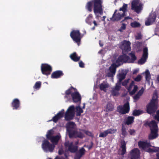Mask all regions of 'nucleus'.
Masks as SVG:
<instances>
[{
  "mask_svg": "<svg viewBox=\"0 0 159 159\" xmlns=\"http://www.w3.org/2000/svg\"><path fill=\"white\" fill-rule=\"evenodd\" d=\"M122 134L124 136H125L127 135L126 129L125 127L122 125L121 129Z\"/></svg>",
  "mask_w": 159,
  "mask_h": 159,
  "instance_id": "nucleus-43",
  "label": "nucleus"
},
{
  "mask_svg": "<svg viewBox=\"0 0 159 159\" xmlns=\"http://www.w3.org/2000/svg\"><path fill=\"white\" fill-rule=\"evenodd\" d=\"M64 111V110L62 109L53 116L52 119L49 120V121H52L55 123H57L58 120L63 117Z\"/></svg>",
  "mask_w": 159,
  "mask_h": 159,
  "instance_id": "nucleus-14",
  "label": "nucleus"
},
{
  "mask_svg": "<svg viewBox=\"0 0 159 159\" xmlns=\"http://www.w3.org/2000/svg\"><path fill=\"white\" fill-rule=\"evenodd\" d=\"M140 156V151L137 148H134L131 150L129 154L130 159H139Z\"/></svg>",
  "mask_w": 159,
  "mask_h": 159,
  "instance_id": "nucleus-11",
  "label": "nucleus"
},
{
  "mask_svg": "<svg viewBox=\"0 0 159 159\" xmlns=\"http://www.w3.org/2000/svg\"><path fill=\"white\" fill-rule=\"evenodd\" d=\"M120 85V83H117L116 84V86L115 87V88L114 89L116 90H117L119 91L120 88V87H121Z\"/></svg>",
  "mask_w": 159,
  "mask_h": 159,
  "instance_id": "nucleus-53",
  "label": "nucleus"
},
{
  "mask_svg": "<svg viewBox=\"0 0 159 159\" xmlns=\"http://www.w3.org/2000/svg\"><path fill=\"white\" fill-rule=\"evenodd\" d=\"M86 152L85 149L82 147L79 150L78 152L76 153L74 159H80V158L84 155Z\"/></svg>",
  "mask_w": 159,
  "mask_h": 159,
  "instance_id": "nucleus-20",
  "label": "nucleus"
},
{
  "mask_svg": "<svg viewBox=\"0 0 159 159\" xmlns=\"http://www.w3.org/2000/svg\"><path fill=\"white\" fill-rule=\"evenodd\" d=\"M140 96L139 94L138 95L137 93L135 95V96H134V98L135 100H137L139 99L140 98Z\"/></svg>",
  "mask_w": 159,
  "mask_h": 159,
  "instance_id": "nucleus-63",
  "label": "nucleus"
},
{
  "mask_svg": "<svg viewBox=\"0 0 159 159\" xmlns=\"http://www.w3.org/2000/svg\"><path fill=\"white\" fill-rule=\"evenodd\" d=\"M144 89L143 88H142L137 93L138 95H139L140 96L143 94L144 92Z\"/></svg>",
  "mask_w": 159,
  "mask_h": 159,
  "instance_id": "nucleus-58",
  "label": "nucleus"
},
{
  "mask_svg": "<svg viewBox=\"0 0 159 159\" xmlns=\"http://www.w3.org/2000/svg\"><path fill=\"white\" fill-rule=\"evenodd\" d=\"M134 84V81H132V82H131L130 85H129L128 89L129 90L130 89H131L132 88V86H134V85H135Z\"/></svg>",
  "mask_w": 159,
  "mask_h": 159,
  "instance_id": "nucleus-60",
  "label": "nucleus"
},
{
  "mask_svg": "<svg viewBox=\"0 0 159 159\" xmlns=\"http://www.w3.org/2000/svg\"><path fill=\"white\" fill-rule=\"evenodd\" d=\"M150 78V72L148 70H147L145 72V78L147 80H149Z\"/></svg>",
  "mask_w": 159,
  "mask_h": 159,
  "instance_id": "nucleus-45",
  "label": "nucleus"
},
{
  "mask_svg": "<svg viewBox=\"0 0 159 159\" xmlns=\"http://www.w3.org/2000/svg\"><path fill=\"white\" fill-rule=\"evenodd\" d=\"M72 144L73 143L72 142L70 143L69 141H67L65 143L64 145L66 147H68V148L70 146L71 144L72 145Z\"/></svg>",
  "mask_w": 159,
  "mask_h": 159,
  "instance_id": "nucleus-55",
  "label": "nucleus"
},
{
  "mask_svg": "<svg viewBox=\"0 0 159 159\" xmlns=\"http://www.w3.org/2000/svg\"><path fill=\"white\" fill-rule=\"evenodd\" d=\"M76 125L75 123L73 122H70L67 124V130L76 129Z\"/></svg>",
  "mask_w": 159,
  "mask_h": 159,
  "instance_id": "nucleus-30",
  "label": "nucleus"
},
{
  "mask_svg": "<svg viewBox=\"0 0 159 159\" xmlns=\"http://www.w3.org/2000/svg\"><path fill=\"white\" fill-rule=\"evenodd\" d=\"M79 64V66L80 67L84 68V64L82 61H80Z\"/></svg>",
  "mask_w": 159,
  "mask_h": 159,
  "instance_id": "nucleus-59",
  "label": "nucleus"
},
{
  "mask_svg": "<svg viewBox=\"0 0 159 159\" xmlns=\"http://www.w3.org/2000/svg\"><path fill=\"white\" fill-rule=\"evenodd\" d=\"M84 136L83 134L81 132L77 131L75 138L78 137L82 138Z\"/></svg>",
  "mask_w": 159,
  "mask_h": 159,
  "instance_id": "nucleus-46",
  "label": "nucleus"
},
{
  "mask_svg": "<svg viewBox=\"0 0 159 159\" xmlns=\"http://www.w3.org/2000/svg\"><path fill=\"white\" fill-rule=\"evenodd\" d=\"M93 18V16L92 14H90L85 19L86 22L88 25H91L92 24V19Z\"/></svg>",
  "mask_w": 159,
  "mask_h": 159,
  "instance_id": "nucleus-31",
  "label": "nucleus"
},
{
  "mask_svg": "<svg viewBox=\"0 0 159 159\" xmlns=\"http://www.w3.org/2000/svg\"><path fill=\"white\" fill-rule=\"evenodd\" d=\"M72 89H74V90H76L75 88H73L72 86H71L69 89L66 91L65 92L66 96H65V98H68V95L70 94H71L72 93Z\"/></svg>",
  "mask_w": 159,
  "mask_h": 159,
  "instance_id": "nucleus-34",
  "label": "nucleus"
},
{
  "mask_svg": "<svg viewBox=\"0 0 159 159\" xmlns=\"http://www.w3.org/2000/svg\"><path fill=\"white\" fill-rule=\"evenodd\" d=\"M55 147L54 144L50 143L47 140L45 139L43 141L42 148L44 151L52 152L54 149Z\"/></svg>",
  "mask_w": 159,
  "mask_h": 159,
  "instance_id": "nucleus-4",
  "label": "nucleus"
},
{
  "mask_svg": "<svg viewBox=\"0 0 159 159\" xmlns=\"http://www.w3.org/2000/svg\"><path fill=\"white\" fill-rule=\"evenodd\" d=\"M69 151L72 153L75 152L78 150V147L77 146H75L71 144L68 148Z\"/></svg>",
  "mask_w": 159,
  "mask_h": 159,
  "instance_id": "nucleus-32",
  "label": "nucleus"
},
{
  "mask_svg": "<svg viewBox=\"0 0 159 159\" xmlns=\"http://www.w3.org/2000/svg\"><path fill=\"white\" fill-rule=\"evenodd\" d=\"M64 75L61 70H58L53 72L52 74L51 77L52 79H57L60 78Z\"/></svg>",
  "mask_w": 159,
  "mask_h": 159,
  "instance_id": "nucleus-18",
  "label": "nucleus"
},
{
  "mask_svg": "<svg viewBox=\"0 0 159 159\" xmlns=\"http://www.w3.org/2000/svg\"><path fill=\"white\" fill-rule=\"evenodd\" d=\"M127 73H124V72L120 73L118 75V78L119 79L118 83H121L122 80H124L126 75Z\"/></svg>",
  "mask_w": 159,
  "mask_h": 159,
  "instance_id": "nucleus-33",
  "label": "nucleus"
},
{
  "mask_svg": "<svg viewBox=\"0 0 159 159\" xmlns=\"http://www.w3.org/2000/svg\"><path fill=\"white\" fill-rule=\"evenodd\" d=\"M20 102L17 98L13 99L11 103V106L13 110H17L20 107Z\"/></svg>",
  "mask_w": 159,
  "mask_h": 159,
  "instance_id": "nucleus-19",
  "label": "nucleus"
},
{
  "mask_svg": "<svg viewBox=\"0 0 159 159\" xmlns=\"http://www.w3.org/2000/svg\"><path fill=\"white\" fill-rule=\"evenodd\" d=\"M129 132L130 135H134L135 131L134 129H130L129 131Z\"/></svg>",
  "mask_w": 159,
  "mask_h": 159,
  "instance_id": "nucleus-56",
  "label": "nucleus"
},
{
  "mask_svg": "<svg viewBox=\"0 0 159 159\" xmlns=\"http://www.w3.org/2000/svg\"><path fill=\"white\" fill-rule=\"evenodd\" d=\"M130 44L131 43L129 41L124 40L122 42L120 48L122 50L123 54L130 51Z\"/></svg>",
  "mask_w": 159,
  "mask_h": 159,
  "instance_id": "nucleus-12",
  "label": "nucleus"
},
{
  "mask_svg": "<svg viewBox=\"0 0 159 159\" xmlns=\"http://www.w3.org/2000/svg\"><path fill=\"white\" fill-rule=\"evenodd\" d=\"M157 16L155 14H152L150 15L145 22V25L148 26L153 23L155 20Z\"/></svg>",
  "mask_w": 159,
  "mask_h": 159,
  "instance_id": "nucleus-15",
  "label": "nucleus"
},
{
  "mask_svg": "<svg viewBox=\"0 0 159 159\" xmlns=\"http://www.w3.org/2000/svg\"><path fill=\"white\" fill-rule=\"evenodd\" d=\"M102 2L101 4V8L99 10L97 9V10L96 11H95L94 2L93 1V0H92L91 1L88 2L85 6V7L89 12H91L92 11V6L93 4V12L95 15H96L97 13H99L100 15H102L103 14V9L102 5Z\"/></svg>",
  "mask_w": 159,
  "mask_h": 159,
  "instance_id": "nucleus-3",
  "label": "nucleus"
},
{
  "mask_svg": "<svg viewBox=\"0 0 159 159\" xmlns=\"http://www.w3.org/2000/svg\"><path fill=\"white\" fill-rule=\"evenodd\" d=\"M138 145L139 148L143 149L148 148L151 146L150 143L142 141H139L138 142Z\"/></svg>",
  "mask_w": 159,
  "mask_h": 159,
  "instance_id": "nucleus-17",
  "label": "nucleus"
},
{
  "mask_svg": "<svg viewBox=\"0 0 159 159\" xmlns=\"http://www.w3.org/2000/svg\"><path fill=\"white\" fill-rule=\"evenodd\" d=\"M118 90L114 89H112L111 91V94L113 96H116L119 95V93Z\"/></svg>",
  "mask_w": 159,
  "mask_h": 159,
  "instance_id": "nucleus-49",
  "label": "nucleus"
},
{
  "mask_svg": "<svg viewBox=\"0 0 159 159\" xmlns=\"http://www.w3.org/2000/svg\"><path fill=\"white\" fill-rule=\"evenodd\" d=\"M75 115V107L74 106H70L66 111L65 116V118L66 121L72 120Z\"/></svg>",
  "mask_w": 159,
  "mask_h": 159,
  "instance_id": "nucleus-7",
  "label": "nucleus"
},
{
  "mask_svg": "<svg viewBox=\"0 0 159 159\" xmlns=\"http://www.w3.org/2000/svg\"><path fill=\"white\" fill-rule=\"evenodd\" d=\"M143 9V4L139 3L137 0H133L131 3V9L137 13H139Z\"/></svg>",
  "mask_w": 159,
  "mask_h": 159,
  "instance_id": "nucleus-8",
  "label": "nucleus"
},
{
  "mask_svg": "<svg viewBox=\"0 0 159 159\" xmlns=\"http://www.w3.org/2000/svg\"><path fill=\"white\" fill-rule=\"evenodd\" d=\"M129 55L131 56V62L134 63V62L136 60L137 57L135 56L134 53L132 52L129 53Z\"/></svg>",
  "mask_w": 159,
  "mask_h": 159,
  "instance_id": "nucleus-38",
  "label": "nucleus"
},
{
  "mask_svg": "<svg viewBox=\"0 0 159 159\" xmlns=\"http://www.w3.org/2000/svg\"><path fill=\"white\" fill-rule=\"evenodd\" d=\"M99 87L101 90H103L106 92L107 91L106 89L108 88V85L107 84L101 83L99 85Z\"/></svg>",
  "mask_w": 159,
  "mask_h": 159,
  "instance_id": "nucleus-35",
  "label": "nucleus"
},
{
  "mask_svg": "<svg viewBox=\"0 0 159 159\" xmlns=\"http://www.w3.org/2000/svg\"><path fill=\"white\" fill-rule=\"evenodd\" d=\"M106 130L108 134H114L116 132L117 130L116 129H107Z\"/></svg>",
  "mask_w": 159,
  "mask_h": 159,
  "instance_id": "nucleus-47",
  "label": "nucleus"
},
{
  "mask_svg": "<svg viewBox=\"0 0 159 159\" xmlns=\"http://www.w3.org/2000/svg\"><path fill=\"white\" fill-rule=\"evenodd\" d=\"M41 82L40 81L36 82L34 85V88L36 89H39L41 86Z\"/></svg>",
  "mask_w": 159,
  "mask_h": 159,
  "instance_id": "nucleus-41",
  "label": "nucleus"
},
{
  "mask_svg": "<svg viewBox=\"0 0 159 159\" xmlns=\"http://www.w3.org/2000/svg\"><path fill=\"white\" fill-rule=\"evenodd\" d=\"M70 36L73 40L79 45L78 43L80 42L82 38L80 31L78 30H73L70 32Z\"/></svg>",
  "mask_w": 159,
  "mask_h": 159,
  "instance_id": "nucleus-5",
  "label": "nucleus"
},
{
  "mask_svg": "<svg viewBox=\"0 0 159 159\" xmlns=\"http://www.w3.org/2000/svg\"><path fill=\"white\" fill-rule=\"evenodd\" d=\"M129 79L125 80L123 82H122V85L124 86H125L127 85L129 82Z\"/></svg>",
  "mask_w": 159,
  "mask_h": 159,
  "instance_id": "nucleus-54",
  "label": "nucleus"
},
{
  "mask_svg": "<svg viewBox=\"0 0 159 159\" xmlns=\"http://www.w3.org/2000/svg\"><path fill=\"white\" fill-rule=\"evenodd\" d=\"M134 118L133 116H129L126 119L125 124L129 125L132 124L134 122Z\"/></svg>",
  "mask_w": 159,
  "mask_h": 159,
  "instance_id": "nucleus-26",
  "label": "nucleus"
},
{
  "mask_svg": "<svg viewBox=\"0 0 159 159\" xmlns=\"http://www.w3.org/2000/svg\"><path fill=\"white\" fill-rule=\"evenodd\" d=\"M70 58L74 61L77 62L79 61L80 59V57L78 56L76 52H74L70 56Z\"/></svg>",
  "mask_w": 159,
  "mask_h": 159,
  "instance_id": "nucleus-25",
  "label": "nucleus"
},
{
  "mask_svg": "<svg viewBox=\"0 0 159 159\" xmlns=\"http://www.w3.org/2000/svg\"><path fill=\"white\" fill-rule=\"evenodd\" d=\"M41 69L42 73L47 76L50 74L52 70V67L50 65L43 63L41 65Z\"/></svg>",
  "mask_w": 159,
  "mask_h": 159,
  "instance_id": "nucleus-9",
  "label": "nucleus"
},
{
  "mask_svg": "<svg viewBox=\"0 0 159 159\" xmlns=\"http://www.w3.org/2000/svg\"><path fill=\"white\" fill-rule=\"evenodd\" d=\"M60 138V136L57 135L55 136H53L50 140L53 144H57Z\"/></svg>",
  "mask_w": 159,
  "mask_h": 159,
  "instance_id": "nucleus-29",
  "label": "nucleus"
},
{
  "mask_svg": "<svg viewBox=\"0 0 159 159\" xmlns=\"http://www.w3.org/2000/svg\"><path fill=\"white\" fill-rule=\"evenodd\" d=\"M148 49L147 48L145 47L143 49V54L142 57L138 61V63L140 64H144L148 58Z\"/></svg>",
  "mask_w": 159,
  "mask_h": 159,
  "instance_id": "nucleus-13",
  "label": "nucleus"
},
{
  "mask_svg": "<svg viewBox=\"0 0 159 159\" xmlns=\"http://www.w3.org/2000/svg\"><path fill=\"white\" fill-rule=\"evenodd\" d=\"M129 110V104L128 102L125 103L123 106L120 105L117 107V111L121 114L124 115L128 113Z\"/></svg>",
  "mask_w": 159,
  "mask_h": 159,
  "instance_id": "nucleus-6",
  "label": "nucleus"
},
{
  "mask_svg": "<svg viewBox=\"0 0 159 159\" xmlns=\"http://www.w3.org/2000/svg\"><path fill=\"white\" fill-rule=\"evenodd\" d=\"M156 115L154 116V118L155 120L159 121V110L156 111Z\"/></svg>",
  "mask_w": 159,
  "mask_h": 159,
  "instance_id": "nucleus-51",
  "label": "nucleus"
},
{
  "mask_svg": "<svg viewBox=\"0 0 159 159\" xmlns=\"http://www.w3.org/2000/svg\"><path fill=\"white\" fill-rule=\"evenodd\" d=\"M93 145V142H92L91 143V145H90L89 146H86L85 145H84V147H86L87 148H88L89 150L92 148Z\"/></svg>",
  "mask_w": 159,
  "mask_h": 159,
  "instance_id": "nucleus-61",
  "label": "nucleus"
},
{
  "mask_svg": "<svg viewBox=\"0 0 159 159\" xmlns=\"http://www.w3.org/2000/svg\"><path fill=\"white\" fill-rule=\"evenodd\" d=\"M141 76L139 75L134 79V80L136 82H139L141 80Z\"/></svg>",
  "mask_w": 159,
  "mask_h": 159,
  "instance_id": "nucleus-52",
  "label": "nucleus"
},
{
  "mask_svg": "<svg viewBox=\"0 0 159 159\" xmlns=\"http://www.w3.org/2000/svg\"><path fill=\"white\" fill-rule=\"evenodd\" d=\"M76 110L77 116H80L81 114L83 112L82 109L79 106L77 107H76Z\"/></svg>",
  "mask_w": 159,
  "mask_h": 159,
  "instance_id": "nucleus-40",
  "label": "nucleus"
},
{
  "mask_svg": "<svg viewBox=\"0 0 159 159\" xmlns=\"http://www.w3.org/2000/svg\"><path fill=\"white\" fill-rule=\"evenodd\" d=\"M141 113V111L140 110H135L133 111V115L134 116H137L140 115Z\"/></svg>",
  "mask_w": 159,
  "mask_h": 159,
  "instance_id": "nucleus-42",
  "label": "nucleus"
},
{
  "mask_svg": "<svg viewBox=\"0 0 159 159\" xmlns=\"http://www.w3.org/2000/svg\"><path fill=\"white\" fill-rule=\"evenodd\" d=\"M114 109V105L111 102L107 103L105 107L106 111L107 112L112 111Z\"/></svg>",
  "mask_w": 159,
  "mask_h": 159,
  "instance_id": "nucleus-24",
  "label": "nucleus"
},
{
  "mask_svg": "<svg viewBox=\"0 0 159 159\" xmlns=\"http://www.w3.org/2000/svg\"><path fill=\"white\" fill-rule=\"evenodd\" d=\"M127 5L125 4H124L123 6L120 8L119 11H122V13L125 16V13L126 12L127 8Z\"/></svg>",
  "mask_w": 159,
  "mask_h": 159,
  "instance_id": "nucleus-36",
  "label": "nucleus"
},
{
  "mask_svg": "<svg viewBox=\"0 0 159 159\" xmlns=\"http://www.w3.org/2000/svg\"><path fill=\"white\" fill-rule=\"evenodd\" d=\"M140 96L139 94L138 95L137 93L135 95V96H134V98L135 100H137L139 99L140 98Z\"/></svg>",
  "mask_w": 159,
  "mask_h": 159,
  "instance_id": "nucleus-62",
  "label": "nucleus"
},
{
  "mask_svg": "<svg viewBox=\"0 0 159 159\" xmlns=\"http://www.w3.org/2000/svg\"><path fill=\"white\" fill-rule=\"evenodd\" d=\"M119 66L118 64L116 65L115 63H113L109 67V70L110 72L114 74H115L116 68Z\"/></svg>",
  "mask_w": 159,
  "mask_h": 159,
  "instance_id": "nucleus-27",
  "label": "nucleus"
},
{
  "mask_svg": "<svg viewBox=\"0 0 159 159\" xmlns=\"http://www.w3.org/2000/svg\"><path fill=\"white\" fill-rule=\"evenodd\" d=\"M94 2V7L95 11H96L97 9L99 10L101 9V4L102 2V0H93Z\"/></svg>",
  "mask_w": 159,
  "mask_h": 159,
  "instance_id": "nucleus-23",
  "label": "nucleus"
},
{
  "mask_svg": "<svg viewBox=\"0 0 159 159\" xmlns=\"http://www.w3.org/2000/svg\"><path fill=\"white\" fill-rule=\"evenodd\" d=\"M130 25L133 28L138 27L140 26V23L136 21H134V22L131 23Z\"/></svg>",
  "mask_w": 159,
  "mask_h": 159,
  "instance_id": "nucleus-39",
  "label": "nucleus"
},
{
  "mask_svg": "<svg viewBox=\"0 0 159 159\" xmlns=\"http://www.w3.org/2000/svg\"><path fill=\"white\" fill-rule=\"evenodd\" d=\"M71 97L73 101L75 102H80L81 97L78 92H75L71 94Z\"/></svg>",
  "mask_w": 159,
  "mask_h": 159,
  "instance_id": "nucleus-16",
  "label": "nucleus"
},
{
  "mask_svg": "<svg viewBox=\"0 0 159 159\" xmlns=\"http://www.w3.org/2000/svg\"><path fill=\"white\" fill-rule=\"evenodd\" d=\"M108 134L107 133V130L104 131L103 132L101 133L99 135V137L104 138L106 137Z\"/></svg>",
  "mask_w": 159,
  "mask_h": 159,
  "instance_id": "nucleus-44",
  "label": "nucleus"
},
{
  "mask_svg": "<svg viewBox=\"0 0 159 159\" xmlns=\"http://www.w3.org/2000/svg\"><path fill=\"white\" fill-rule=\"evenodd\" d=\"M144 89L143 88H142L137 93L138 95H139L140 96L143 94L144 92Z\"/></svg>",
  "mask_w": 159,
  "mask_h": 159,
  "instance_id": "nucleus-57",
  "label": "nucleus"
},
{
  "mask_svg": "<svg viewBox=\"0 0 159 159\" xmlns=\"http://www.w3.org/2000/svg\"><path fill=\"white\" fill-rule=\"evenodd\" d=\"M157 98H154L153 97L150 102L146 105L147 112L150 115L155 113L158 108V106L156 102Z\"/></svg>",
  "mask_w": 159,
  "mask_h": 159,
  "instance_id": "nucleus-2",
  "label": "nucleus"
},
{
  "mask_svg": "<svg viewBox=\"0 0 159 159\" xmlns=\"http://www.w3.org/2000/svg\"><path fill=\"white\" fill-rule=\"evenodd\" d=\"M129 57L124 53L123 55L120 56L116 61V63L118 65V66H120L124 63L127 62L129 60Z\"/></svg>",
  "mask_w": 159,
  "mask_h": 159,
  "instance_id": "nucleus-10",
  "label": "nucleus"
},
{
  "mask_svg": "<svg viewBox=\"0 0 159 159\" xmlns=\"http://www.w3.org/2000/svg\"><path fill=\"white\" fill-rule=\"evenodd\" d=\"M69 133V136L70 138H75L77 130L76 129L67 130Z\"/></svg>",
  "mask_w": 159,
  "mask_h": 159,
  "instance_id": "nucleus-28",
  "label": "nucleus"
},
{
  "mask_svg": "<svg viewBox=\"0 0 159 159\" xmlns=\"http://www.w3.org/2000/svg\"><path fill=\"white\" fill-rule=\"evenodd\" d=\"M126 26L125 24L123 23L120 28L118 30L120 32H122L124 30H125L126 29Z\"/></svg>",
  "mask_w": 159,
  "mask_h": 159,
  "instance_id": "nucleus-50",
  "label": "nucleus"
},
{
  "mask_svg": "<svg viewBox=\"0 0 159 159\" xmlns=\"http://www.w3.org/2000/svg\"><path fill=\"white\" fill-rule=\"evenodd\" d=\"M53 130L52 129H51L48 130L47 134L46 135V138L48 140H50V139L53 136H52L53 134Z\"/></svg>",
  "mask_w": 159,
  "mask_h": 159,
  "instance_id": "nucleus-37",
  "label": "nucleus"
},
{
  "mask_svg": "<svg viewBox=\"0 0 159 159\" xmlns=\"http://www.w3.org/2000/svg\"><path fill=\"white\" fill-rule=\"evenodd\" d=\"M148 125L150 127L151 130V133L148 135V139L152 140L156 139L158 135L157 123L154 120H152L148 123Z\"/></svg>",
  "mask_w": 159,
  "mask_h": 159,
  "instance_id": "nucleus-1",
  "label": "nucleus"
},
{
  "mask_svg": "<svg viewBox=\"0 0 159 159\" xmlns=\"http://www.w3.org/2000/svg\"><path fill=\"white\" fill-rule=\"evenodd\" d=\"M120 143V148L122 149L121 155L123 156L126 152V143L124 140H121Z\"/></svg>",
  "mask_w": 159,
  "mask_h": 159,
  "instance_id": "nucleus-22",
  "label": "nucleus"
},
{
  "mask_svg": "<svg viewBox=\"0 0 159 159\" xmlns=\"http://www.w3.org/2000/svg\"><path fill=\"white\" fill-rule=\"evenodd\" d=\"M115 74L110 72L107 73V76L108 77H112Z\"/></svg>",
  "mask_w": 159,
  "mask_h": 159,
  "instance_id": "nucleus-64",
  "label": "nucleus"
},
{
  "mask_svg": "<svg viewBox=\"0 0 159 159\" xmlns=\"http://www.w3.org/2000/svg\"><path fill=\"white\" fill-rule=\"evenodd\" d=\"M125 16V15H124L123 13L120 12H118L115 15V16L113 18V19H111V18H110V20L113 21H118L121 20Z\"/></svg>",
  "mask_w": 159,
  "mask_h": 159,
  "instance_id": "nucleus-21",
  "label": "nucleus"
},
{
  "mask_svg": "<svg viewBox=\"0 0 159 159\" xmlns=\"http://www.w3.org/2000/svg\"><path fill=\"white\" fill-rule=\"evenodd\" d=\"M138 89V87L137 85H134V89L133 90L130 92L131 95H134L136 93Z\"/></svg>",
  "mask_w": 159,
  "mask_h": 159,
  "instance_id": "nucleus-48",
  "label": "nucleus"
}]
</instances>
